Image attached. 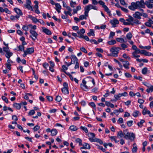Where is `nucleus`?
<instances>
[{"label":"nucleus","instance_id":"f257e3e1","mask_svg":"<svg viewBox=\"0 0 153 153\" xmlns=\"http://www.w3.org/2000/svg\"><path fill=\"white\" fill-rule=\"evenodd\" d=\"M121 48L119 47H113L110 49V51L111 53V54H108L109 56H112L114 57H117L119 51L121 50Z\"/></svg>","mask_w":153,"mask_h":153},{"label":"nucleus","instance_id":"f03ea898","mask_svg":"<svg viewBox=\"0 0 153 153\" xmlns=\"http://www.w3.org/2000/svg\"><path fill=\"white\" fill-rule=\"evenodd\" d=\"M124 134L125 135L124 137L126 139H129L131 141L134 140V134L132 132H128L126 130L124 131Z\"/></svg>","mask_w":153,"mask_h":153},{"label":"nucleus","instance_id":"7ed1b4c3","mask_svg":"<svg viewBox=\"0 0 153 153\" xmlns=\"http://www.w3.org/2000/svg\"><path fill=\"white\" fill-rule=\"evenodd\" d=\"M99 4L100 5L102 6V7L104 9L105 11L107 12L109 15L110 16L111 15V11L109 10L108 7L105 5V3L103 1L101 0L99 1Z\"/></svg>","mask_w":153,"mask_h":153},{"label":"nucleus","instance_id":"20e7f679","mask_svg":"<svg viewBox=\"0 0 153 153\" xmlns=\"http://www.w3.org/2000/svg\"><path fill=\"white\" fill-rule=\"evenodd\" d=\"M145 2L143 0H141L140 1H137L134 3V9H137L138 7H145Z\"/></svg>","mask_w":153,"mask_h":153},{"label":"nucleus","instance_id":"39448f33","mask_svg":"<svg viewBox=\"0 0 153 153\" xmlns=\"http://www.w3.org/2000/svg\"><path fill=\"white\" fill-rule=\"evenodd\" d=\"M30 33L31 34L30 37L31 38L33 41H35L38 36V33L32 29L30 30Z\"/></svg>","mask_w":153,"mask_h":153},{"label":"nucleus","instance_id":"423d86ee","mask_svg":"<svg viewBox=\"0 0 153 153\" xmlns=\"http://www.w3.org/2000/svg\"><path fill=\"white\" fill-rule=\"evenodd\" d=\"M34 51V48L32 47L27 48L25 51H24V53L23 55V57H25L28 54H30L33 53Z\"/></svg>","mask_w":153,"mask_h":153},{"label":"nucleus","instance_id":"0eeeda50","mask_svg":"<svg viewBox=\"0 0 153 153\" xmlns=\"http://www.w3.org/2000/svg\"><path fill=\"white\" fill-rule=\"evenodd\" d=\"M86 81L83 79L82 80V83L80 84V87L83 90L87 91L88 90V86L86 85Z\"/></svg>","mask_w":153,"mask_h":153},{"label":"nucleus","instance_id":"6e6552de","mask_svg":"<svg viewBox=\"0 0 153 153\" xmlns=\"http://www.w3.org/2000/svg\"><path fill=\"white\" fill-rule=\"evenodd\" d=\"M31 1L30 0H27L26 4L24 5V6L25 7L28 9L33 10V7L31 6Z\"/></svg>","mask_w":153,"mask_h":153},{"label":"nucleus","instance_id":"1a4fd4ad","mask_svg":"<svg viewBox=\"0 0 153 153\" xmlns=\"http://www.w3.org/2000/svg\"><path fill=\"white\" fill-rule=\"evenodd\" d=\"M110 23L111 24L113 27H116V25L118 24L119 23V21L116 19H114L113 20H111L110 21Z\"/></svg>","mask_w":153,"mask_h":153},{"label":"nucleus","instance_id":"9d476101","mask_svg":"<svg viewBox=\"0 0 153 153\" xmlns=\"http://www.w3.org/2000/svg\"><path fill=\"white\" fill-rule=\"evenodd\" d=\"M42 32L48 35H51V32L48 29L45 28V27H42Z\"/></svg>","mask_w":153,"mask_h":153},{"label":"nucleus","instance_id":"9b49d317","mask_svg":"<svg viewBox=\"0 0 153 153\" xmlns=\"http://www.w3.org/2000/svg\"><path fill=\"white\" fill-rule=\"evenodd\" d=\"M141 54H144L146 56H153V54L145 50H141Z\"/></svg>","mask_w":153,"mask_h":153},{"label":"nucleus","instance_id":"f8f14e48","mask_svg":"<svg viewBox=\"0 0 153 153\" xmlns=\"http://www.w3.org/2000/svg\"><path fill=\"white\" fill-rule=\"evenodd\" d=\"M14 10L17 14V15H16L19 16V17L20 16L22 15V13L20 9L17 8H14Z\"/></svg>","mask_w":153,"mask_h":153},{"label":"nucleus","instance_id":"ddd939ff","mask_svg":"<svg viewBox=\"0 0 153 153\" xmlns=\"http://www.w3.org/2000/svg\"><path fill=\"white\" fill-rule=\"evenodd\" d=\"M85 10V12L84 14L85 15L87 16H88V13L89 12V11L91 10L90 8L89 7V6L87 5L84 8Z\"/></svg>","mask_w":153,"mask_h":153},{"label":"nucleus","instance_id":"4468645a","mask_svg":"<svg viewBox=\"0 0 153 153\" xmlns=\"http://www.w3.org/2000/svg\"><path fill=\"white\" fill-rule=\"evenodd\" d=\"M142 14L138 12H136L134 13V17L138 19H141V16H142Z\"/></svg>","mask_w":153,"mask_h":153},{"label":"nucleus","instance_id":"2eb2a0df","mask_svg":"<svg viewBox=\"0 0 153 153\" xmlns=\"http://www.w3.org/2000/svg\"><path fill=\"white\" fill-rule=\"evenodd\" d=\"M91 148L90 145L88 143H85L83 145V146L80 148V149H90Z\"/></svg>","mask_w":153,"mask_h":153},{"label":"nucleus","instance_id":"dca6fc26","mask_svg":"<svg viewBox=\"0 0 153 153\" xmlns=\"http://www.w3.org/2000/svg\"><path fill=\"white\" fill-rule=\"evenodd\" d=\"M13 107L15 108L16 109L18 110L20 109L21 107V105L20 103H15L13 104Z\"/></svg>","mask_w":153,"mask_h":153},{"label":"nucleus","instance_id":"f3484780","mask_svg":"<svg viewBox=\"0 0 153 153\" xmlns=\"http://www.w3.org/2000/svg\"><path fill=\"white\" fill-rule=\"evenodd\" d=\"M150 113V111L147 110L146 107H145L142 111V114L143 115H145L146 114H149Z\"/></svg>","mask_w":153,"mask_h":153},{"label":"nucleus","instance_id":"a211bd4d","mask_svg":"<svg viewBox=\"0 0 153 153\" xmlns=\"http://www.w3.org/2000/svg\"><path fill=\"white\" fill-rule=\"evenodd\" d=\"M62 93L65 94H68L69 92L68 88H62L61 89Z\"/></svg>","mask_w":153,"mask_h":153},{"label":"nucleus","instance_id":"6ab92c4d","mask_svg":"<svg viewBox=\"0 0 153 153\" xmlns=\"http://www.w3.org/2000/svg\"><path fill=\"white\" fill-rule=\"evenodd\" d=\"M81 9V7L80 6L78 5L77 6L76 8L74 9L73 10V14L75 13H77V11L80 10Z\"/></svg>","mask_w":153,"mask_h":153},{"label":"nucleus","instance_id":"aec40b11","mask_svg":"<svg viewBox=\"0 0 153 153\" xmlns=\"http://www.w3.org/2000/svg\"><path fill=\"white\" fill-rule=\"evenodd\" d=\"M19 18V16L16 15L15 16H14L13 15H11L10 17V19L12 21H14L16 19H18Z\"/></svg>","mask_w":153,"mask_h":153},{"label":"nucleus","instance_id":"412c9836","mask_svg":"<svg viewBox=\"0 0 153 153\" xmlns=\"http://www.w3.org/2000/svg\"><path fill=\"white\" fill-rule=\"evenodd\" d=\"M133 18L131 16H129V18L126 19V21L130 23V25H133V24L132 22L133 21Z\"/></svg>","mask_w":153,"mask_h":153},{"label":"nucleus","instance_id":"4be33fe9","mask_svg":"<svg viewBox=\"0 0 153 153\" xmlns=\"http://www.w3.org/2000/svg\"><path fill=\"white\" fill-rule=\"evenodd\" d=\"M6 53L5 56L7 59H10V57L13 55V53L12 52H10V51Z\"/></svg>","mask_w":153,"mask_h":153},{"label":"nucleus","instance_id":"5701e85b","mask_svg":"<svg viewBox=\"0 0 153 153\" xmlns=\"http://www.w3.org/2000/svg\"><path fill=\"white\" fill-rule=\"evenodd\" d=\"M123 66L126 69H128L129 68L128 66L129 65V62L126 61H125L123 62Z\"/></svg>","mask_w":153,"mask_h":153},{"label":"nucleus","instance_id":"b1692460","mask_svg":"<svg viewBox=\"0 0 153 153\" xmlns=\"http://www.w3.org/2000/svg\"><path fill=\"white\" fill-rule=\"evenodd\" d=\"M145 5L149 8L152 9L153 7V4L149 3L148 2H145Z\"/></svg>","mask_w":153,"mask_h":153},{"label":"nucleus","instance_id":"393cba45","mask_svg":"<svg viewBox=\"0 0 153 153\" xmlns=\"http://www.w3.org/2000/svg\"><path fill=\"white\" fill-rule=\"evenodd\" d=\"M139 53L141 54V50L140 51L139 49L137 48V47L134 45V54Z\"/></svg>","mask_w":153,"mask_h":153},{"label":"nucleus","instance_id":"a878e982","mask_svg":"<svg viewBox=\"0 0 153 153\" xmlns=\"http://www.w3.org/2000/svg\"><path fill=\"white\" fill-rule=\"evenodd\" d=\"M57 131L56 129H53L51 131V135L53 136H55L57 134Z\"/></svg>","mask_w":153,"mask_h":153},{"label":"nucleus","instance_id":"bb28decb","mask_svg":"<svg viewBox=\"0 0 153 153\" xmlns=\"http://www.w3.org/2000/svg\"><path fill=\"white\" fill-rule=\"evenodd\" d=\"M148 88L146 89V91L148 93H149L150 92H152L153 91V86L150 85V87H148Z\"/></svg>","mask_w":153,"mask_h":153},{"label":"nucleus","instance_id":"cd10ccee","mask_svg":"<svg viewBox=\"0 0 153 153\" xmlns=\"http://www.w3.org/2000/svg\"><path fill=\"white\" fill-rule=\"evenodd\" d=\"M145 122V120H141L140 122H138L137 123L138 126L140 127H141L143 126V124Z\"/></svg>","mask_w":153,"mask_h":153},{"label":"nucleus","instance_id":"c85d7f7f","mask_svg":"<svg viewBox=\"0 0 153 153\" xmlns=\"http://www.w3.org/2000/svg\"><path fill=\"white\" fill-rule=\"evenodd\" d=\"M107 43L109 45H112L116 44V42L115 40H112L111 41L108 42Z\"/></svg>","mask_w":153,"mask_h":153},{"label":"nucleus","instance_id":"c756f323","mask_svg":"<svg viewBox=\"0 0 153 153\" xmlns=\"http://www.w3.org/2000/svg\"><path fill=\"white\" fill-rule=\"evenodd\" d=\"M90 8V10L94 9L97 10H98V7L95 5H93L91 4L88 5Z\"/></svg>","mask_w":153,"mask_h":153},{"label":"nucleus","instance_id":"7c9ffc66","mask_svg":"<svg viewBox=\"0 0 153 153\" xmlns=\"http://www.w3.org/2000/svg\"><path fill=\"white\" fill-rule=\"evenodd\" d=\"M70 129L72 131H76L78 129V128L76 126L72 125L70 127Z\"/></svg>","mask_w":153,"mask_h":153},{"label":"nucleus","instance_id":"2f4dec72","mask_svg":"<svg viewBox=\"0 0 153 153\" xmlns=\"http://www.w3.org/2000/svg\"><path fill=\"white\" fill-rule=\"evenodd\" d=\"M88 36H90L91 35L93 36H94L95 34L93 30L92 29H90V32L88 33Z\"/></svg>","mask_w":153,"mask_h":153},{"label":"nucleus","instance_id":"473e14b6","mask_svg":"<svg viewBox=\"0 0 153 153\" xmlns=\"http://www.w3.org/2000/svg\"><path fill=\"white\" fill-rule=\"evenodd\" d=\"M116 40L117 42L121 43L125 42L124 39L122 38H116Z\"/></svg>","mask_w":153,"mask_h":153},{"label":"nucleus","instance_id":"72a5a7b5","mask_svg":"<svg viewBox=\"0 0 153 153\" xmlns=\"http://www.w3.org/2000/svg\"><path fill=\"white\" fill-rule=\"evenodd\" d=\"M132 36V35L131 33L130 32L128 33H127L126 35V37L127 39L130 40L131 39Z\"/></svg>","mask_w":153,"mask_h":153},{"label":"nucleus","instance_id":"f704fd0d","mask_svg":"<svg viewBox=\"0 0 153 153\" xmlns=\"http://www.w3.org/2000/svg\"><path fill=\"white\" fill-rule=\"evenodd\" d=\"M75 141L76 143H79V145H82V140L81 139L79 138H76V140Z\"/></svg>","mask_w":153,"mask_h":153},{"label":"nucleus","instance_id":"c9c22d12","mask_svg":"<svg viewBox=\"0 0 153 153\" xmlns=\"http://www.w3.org/2000/svg\"><path fill=\"white\" fill-rule=\"evenodd\" d=\"M30 18L34 23H36L39 21V20L35 17H32V16H30Z\"/></svg>","mask_w":153,"mask_h":153},{"label":"nucleus","instance_id":"e433bc0d","mask_svg":"<svg viewBox=\"0 0 153 153\" xmlns=\"http://www.w3.org/2000/svg\"><path fill=\"white\" fill-rule=\"evenodd\" d=\"M71 57V60H74V63L75 62V61H76V62H78V59L74 55H72Z\"/></svg>","mask_w":153,"mask_h":153},{"label":"nucleus","instance_id":"4c0bfd02","mask_svg":"<svg viewBox=\"0 0 153 153\" xmlns=\"http://www.w3.org/2000/svg\"><path fill=\"white\" fill-rule=\"evenodd\" d=\"M115 35V32L111 31L110 33V35L109 37V39H112L113 38V36Z\"/></svg>","mask_w":153,"mask_h":153},{"label":"nucleus","instance_id":"58836bf2","mask_svg":"<svg viewBox=\"0 0 153 153\" xmlns=\"http://www.w3.org/2000/svg\"><path fill=\"white\" fill-rule=\"evenodd\" d=\"M80 128L83 130L86 133H87L88 132V130L85 127L81 126L80 127Z\"/></svg>","mask_w":153,"mask_h":153},{"label":"nucleus","instance_id":"ea45409f","mask_svg":"<svg viewBox=\"0 0 153 153\" xmlns=\"http://www.w3.org/2000/svg\"><path fill=\"white\" fill-rule=\"evenodd\" d=\"M121 97H122V95L121 94H119L117 95H114V97L116 99L115 101H116L117 100H118Z\"/></svg>","mask_w":153,"mask_h":153},{"label":"nucleus","instance_id":"a19ab883","mask_svg":"<svg viewBox=\"0 0 153 153\" xmlns=\"http://www.w3.org/2000/svg\"><path fill=\"white\" fill-rule=\"evenodd\" d=\"M2 99L6 103L8 102V100L7 98L5 96H3L1 97Z\"/></svg>","mask_w":153,"mask_h":153},{"label":"nucleus","instance_id":"79ce46f5","mask_svg":"<svg viewBox=\"0 0 153 153\" xmlns=\"http://www.w3.org/2000/svg\"><path fill=\"white\" fill-rule=\"evenodd\" d=\"M97 138L94 137L89 138V140L91 142H96L97 141Z\"/></svg>","mask_w":153,"mask_h":153},{"label":"nucleus","instance_id":"37998d69","mask_svg":"<svg viewBox=\"0 0 153 153\" xmlns=\"http://www.w3.org/2000/svg\"><path fill=\"white\" fill-rule=\"evenodd\" d=\"M64 13L65 14L66 16L67 17L68 15H69L70 16H72V14L71 13V12L70 11H64Z\"/></svg>","mask_w":153,"mask_h":153},{"label":"nucleus","instance_id":"c03bdc74","mask_svg":"<svg viewBox=\"0 0 153 153\" xmlns=\"http://www.w3.org/2000/svg\"><path fill=\"white\" fill-rule=\"evenodd\" d=\"M147 68L146 67L144 68L142 70V73L143 74H145L147 73Z\"/></svg>","mask_w":153,"mask_h":153},{"label":"nucleus","instance_id":"a18cd8bd","mask_svg":"<svg viewBox=\"0 0 153 153\" xmlns=\"http://www.w3.org/2000/svg\"><path fill=\"white\" fill-rule=\"evenodd\" d=\"M86 17L87 16L84 14V15H81L80 16L79 18L80 20H82L84 19H87Z\"/></svg>","mask_w":153,"mask_h":153},{"label":"nucleus","instance_id":"49530a36","mask_svg":"<svg viewBox=\"0 0 153 153\" xmlns=\"http://www.w3.org/2000/svg\"><path fill=\"white\" fill-rule=\"evenodd\" d=\"M18 48L20 51H24L25 48L24 46H23V45H19V46H18Z\"/></svg>","mask_w":153,"mask_h":153},{"label":"nucleus","instance_id":"de8ad7c7","mask_svg":"<svg viewBox=\"0 0 153 153\" xmlns=\"http://www.w3.org/2000/svg\"><path fill=\"white\" fill-rule=\"evenodd\" d=\"M123 134L122 131H120L117 134L118 137H122L123 136Z\"/></svg>","mask_w":153,"mask_h":153},{"label":"nucleus","instance_id":"09e8293b","mask_svg":"<svg viewBox=\"0 0 153 153\" xmlns=\"http://www.w3.org/2000/svg\"><path fill=\"white\" fill-rule=\"evenodd\" d=\"M96 145L97 146H98V148L99 149L101 150L103 152H105V151L106 150H105V149H104L102 146H100L99 145H98L97 144H96Z\"/></svg>","mask_w":153,"mask_h":153},{"label":"nucleus","instance_id":"8fccbe9b","mask_svg":"<svg viewBox=\"0 0 153 153\" xmlns=\"http://www.w3.org/2000/svg\"><path fill=\"white\" fill-rule=\"evenodd\" d=\"M40 128V126L38 125H36L33 128L34 131H36Z\"/></svg>","mask_w":153,"mask_h":153},{"label":"nucleus","instance_id":"3c124183","mask_svg":"<svg viewBox=\"0 0 153 153\" xmlns=\"http://www.w3.org/2000/svg\"><path fill=\"white\" fill-rule=\"evenodd\" d=\"M62 100L61 97L59 96H57L55 100L56 101L59 102L61 101Z\"/></svg>","mask_w":153,"mask_h":153},{"label":"nucleus","instance_id":"603ef678","mask_svg":"<svg viewBox=\"0 0 153 153\" xmlns=\"http://www.w3.org/2000/svg\"><path fill=\"white\" fill-rule=\"evenodd\" d=\"M88 136L89 137H95V134L93 133L90 132L88 134Z\"/></svg>","mask_w":153,"mask_h":153},{"label":"nucleus","instance_id":"864d4df0","mask_svg":"<svg viewBox=\"0 0 153 153\" xmlns=\"http://www.w3.org/2000/svg\"><path fill=\"white\" fill-rule=\"evenodd\" d=\"M55 6L56 7V8H55L56 9H61V7L59 4L58 3H56L55 4Z\"/></svg>","mask_w":153,"mask_h":153},{"label":"nucleus","instance_id":"5fc2aeb1","mask_svg":"<svg viewBox=\"0 0 153 153\" xmlns=\"http://www.w3.org/2000/svg\"><path fill=\"white\" fill-rule=\"evenodd\" d=\"M128 8L131 10H134V2L131 3V5L128 7Z\"/></svg>","mask_w":153,"mask_h":153},{"label":"nucleus","instance_id":"6e6d98bb","mask_svg":"<svg viewBox=\"0 0 153 153\" xmlns=\"http://www.w3.org/2000/svg\"><path fill=\"white\" fill-rule=\"evenodd\" d=\"M3 51L5 52L6 53L10 51V50L9 49L8 46L6 47H4L3 48Z\"/></svg>","mask_w":153,"mask_h":153},{"label":"nucleus","instance_id":"4d7b16f0","mask_svg":"<svg viewBox=\"0 0 153 153\" xmlns=\"http://www.w3.org/2000/svg\"><path fill=\"white\" fill-rule=\"evenodd\" d=\"M70 78L71 81H73V80H74V81L76 83H78V80L76 79V78H74V77H70Z\"/></svg>","mask_w":153,"mask_h":153},{"label":"nucleus","instance_id":"13d9d810","mask_svg":"<svg viewBox=\"0 0 153 153\" xmlns=\"http://www.w3.org/2000/svg\"><path fill=\"white\" fill-rule=\"evenodd\" d=\"M35 113L34 111L33 110H30L28 113V115H33Z\"/></svg>","mask_w":153,"mask_h":153},{"label":"nucleus","instance_id":"bf43d9fd","mask_svg":"<svg viewBox=\"0 0 153 153\" xmlns=\"http://www.w3.org/2000/svg\"><path fill=\"white\" fill-rule=\"evenodd\" d=\"M133 123V121H129L127 122V124L128 126L130 127L132 125Z\"/></svg>","mask_w":153,"mask_h":153},{"label":"nucleus","instance_id":"052dcab7","mask_svg":"<svg viewBox=\"0 0 153 153\" xmlns=\"http://www.w3.org/2000/svg\"><path fill=\"white\" fill-rule=\"evenodd\" d=\"M80 50L82 52L87 53V51L86 50L85 48L83 47H81L80 48Z\"/></svg>","mask_w":153,"mask_h":153},{"label":"nucleus","instance_id":"680f3d73","mask_svg":"<svg viewBox=\"0 0 153 153\" xmlns=\"http://www.w3.org/2000/svg\"><path fill=\"white\" fill-rule=\"evenodd\" d=\"M47 99L49 101H51L53 100V97L50 96H46Z\"/></svg>","mask_w":153,"mask_h":153},{"label":"nucleus","instance_id":"e2e57ef3","mask_svg":"<svg viewBox=\"0 0 153 153\" xmlns=\"http://www.w3.org/2000/svg\"><path fill=\"white\" fill-rule=\"evenodd\" d=\"M145 25L146 26L149 27H151L152 26V25H151L149 20L147 22H146L145 23Z\"/></svg>","mask_w":153,"mask_h":153},{"label":"nucleus","instance_id":"0e129e2a","mask_svg":"<svg viewBox=\"0 0 153 153\" xmlns=\"http://www.w3.org/2000/svg\"><path fill=\"white\" fill-rule=\"evenodd\" d=\"M22 28L25 31H27L28 29V26L23 25Z\"/></svg>","mask_w":153,"mask_h":153},{"label":"nucleus","instance_id":"69168bd1","mask_svg":"<svg viewBox=\"0 0 153 153\" xmlns=\"http://www.w3.org/2000/svg\"><path fill=\"white\" fill-rule=\"evenodd\" d=\"M91 1L92 4L94 5H97L99 3V1L97 2L96 0H91Z\"/></svg>","mask_w":153,"mask_h":153},{"label":"nucleus","instance_id":"338daca9","mask_svg":"<svg viewBox=\"0 0 153 153\" xmlns=\"http://www.w3.org/2000/svg\"><path fill=\"white\" fill-rule=\"evenodd\" d=\"M123 57L124 58H126L127 59H130V58L128 56H127L126 53H124L123 55Z\"/></svg>","mask_w":153,"mask_h":153},{"label":"nucleus","instance_id":"774afa93","mask_svg":"<svg viewBox=\"0 0 153 153\" xmlns=\"http://www.w3.org/2000/svg\"><path fill=\"white\" fill-rule=\"evenodd\" d=\"M121 46L122 48V49L123 50L125 49L127 47V45H126V44L124 43L121 44Z\"/></svg>","mask_w":153,"mask_h":153}]
</instances>
